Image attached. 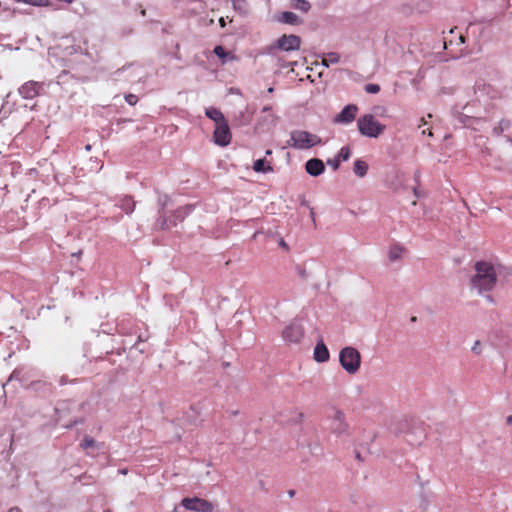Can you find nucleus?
Segmentation results:
<instances>
[{
    "label": "nucleus",
    "mask_w": 512,
    "mask_h": 512,
    "mask_svg": "<svg viewBox=\"0 0 512 512\" xmlns=\"http://www.w3.org/2000/svg\"><path fill=\"white\" fill-rule=\"evenodd\" d=\"M478 345H479V342L477 341V342L475 343V345L472 347V350H473V351L478 352V351H477Z\"/></svg>",
    "instance_id": "obj_35"
},
{
    "label": "nucleus",
    "mask_w": 512,
    "mask_h": 512,
    "mask_svg": "<svg viewBox=\"0 0 512 512\" xmlns=\"http://www.w3.org/2000/svg\"><path fill=\"white\" fill-rule=\"evenodd\" d=\"M351 151L348 146L342 147L341 150L338 153L337 158L340 159V161H347L350 158Z\"/></svg>",
    "instance_id": "obj_23"
},
{
    "label": "nucleus",
    "mask_w": 512,
    "mask_h": 512,
    "mask_svg": "<svg viewBox=\"0 0 512 512\" xmlns=\"http://www.w3.org/2000/svg\"><path fill=\"white\" fill-rule=\"evenodd\" d=\"M213 52L216 56H218L222 60L223 64L226 63L227 60L234 61L237 59V57L234 54H232L230 52H226L224 47L221 45L216 46L214 48Z\"/></svg>",
    "instance_id": "obj_14"
},
{
    "label": "nucleus",
    "mask_w": 512,
    "mask_h": 512,
    "mask_svg": "<svg viewBox=\"0 0 512 512\" xmlns=\"http://www.w3.org/2000/svg\"><path fill=\"white\" fill-rule=\"evenodd\" d=\"M305 169L308 174L315 177L324 172L325 165L322 160L318 158H312L306 162Z\"/></svg>",
    "instance_id": "obj_13"
},
{
    "label": "nucleus",
    "mask_w": 512,
    "mask_h": 512,
    "mask_svg": "<svg viewBox=\"0 0 512 512\" xmlns=\"http://www.w3.org/2000/svg\"><path fill=\"white\" fill-rule=\"evenodd\" d=\"M280 245H281L282 247H286V243H285V241L281 240Z\"/></svg>",
    "instance_id": "obj_38"
},
{
    "label": "nucleus",
    "mask_w": 512,
    "mask_h": 512,
    "mask_svg": "<svg viewBox=\"0 0 512 512\" xmlns=\"http://www.w3.org/2000/svg\"><path fill=\"white\" fill-rule=\"evenodd\" d=\"M321 143V138L303 130H295L290 133V139L287 141L289 147L295 149H309Z\"/></svg>",
    "instance_id": "obj_3"
},
{
    "label": "nucleus",
    "mask_w": 512,
    "mask_h": 512,
    "mask_svg": "<svg viewBox=\"0 0 512 512\" xmlns=\"http://www.w3.org/2000/svg\"><path fill=\"white\" fill-rule=\"evenodd\" d=\"M339 362L348 374H355L361 366V355L354 347H345L339 353Z\"/></svg>",
    "instance_id": "obj_4"
},
{
    "label": "nucleus",
    "mask_w": 512,
    "mask_h": 512,
    "mask_svg": "<svg viewBox=\"0 0 512 512\" xmlns=\"http://www.w3.org/2000/svg\"><path fill=\"white\" fill-rule=\"evenodd\" d=\"M313 357L318 363H324L330 359L329 350L323 340L317 342L314 348Z\"/></svg>",
    "instance_id": "obj_12"
},
{
    "label": "nucleus",
    "mask_w": 512,
    "mask_h": 512,
    "mask_svg": "<svg viewBox=\"0 0 512 512\" xmlns=\"http://www.w3.org/2000/svg\"><path fill=\"white\" fill-rule=\"evenodd\" d=\"M328 164L331 165L334 170H337L339 168V165H340V159L339 158H335L333 160H328Z\"/></svg>",
    "instance_id": "obj_27"
},
{
    "label": "nucleus",
    "mask_w": 512,
    "mask_h": 512,
    "mask_svg": "<svg viewBox=\"0 0 512 512\" xmlns=\"http://www.w3.org/2000/svg\"><path fill=\"white\" fill-rule=\"evenodd\" d=\"M421 122H422V124H426V121L424 118H421Z\"/></svg>",
    "instance_id": "obj_40"
},
{
    "label": "nucleus",
    "mask_w": 512,
    "mask_h": 512,
    "mask_svg": "<svg viewBox=\"0 0 512 512\" xmlns=\"http://www.w3.org/2000/svg\"><path fill=\"white\" fill-rule=\"evenodd\" d=\"M499 126L503 127V129H505L509 126V122L502 120V121H500Z\"/></svg>",
    "instance_id": "obj_29"
},
{
    "label": "nucleus",
    "mask_w": 512,
    "mask_h": 512,
    "mask_svg": "<svg viewBox=\"0 0 512 512\" xmlns=\"http://www.w3.org/2000/svg\"><path fill=\"white\" fill-rule=\"evenodd\" d=\"M220 25H221V26H224V25H225V22H224V19H223V18H221V19H220Z\"/></svg>",
    "instance_id": "obj_36"
},
{
    "label": "nucleus",
    "mask_w": 512,
    "mask_h": 512,
    "mask_svg": "<svg viewBox=\"0 0 512 512\" xmlns=\"http://www.w3.org/2000/svg\"><path fill=\"white\" fill-rule=\"evenodd\" d=\"M270 110H271V107H270V106H265V107H263V109H262V111H263V112H268V111H270Z\"/></svg>",
    "instance_id": "obj_34"
},
{
    "label": "nucleus",
    "mask_w": 512,
    "mask_h": 512,
    "mask_svg": "<svg viewBox=\"0 0 512 512\" xmlns=\"http://www.w3.org/2000/svg\"><path fill=\"white\" fill-rule=\"evenodd\" d=\"M368 171V164L362 160H356L354 163V173L359 177H364Z\"/></svg>",
    "instance_id": "obj_18"
},
{
    "label": "nucleus",
    "mask_w": 512,
    "mask_h": 512,
    "mask_svg": "<svg viewBox=\"0 0 512 512\" xmlns=\"http://www.w3.org/2000/svg\"><path fill=\"white\" fill-rule=\"evenodd\" d=\"M80 447L87 451L89 449H95V448H98L99 447V444L97 443V441L95 439H93L92 437L90 436H85L84 439L82 440V442L80 443Z\"/></svg>",
    "instance_id": "obj_19"
},
{
    "label": "nucleus",
    "mask_w": 512,
    "mask_h": 512,
    "mask_svg": "<svg viewBox=\"0 0 512 512\" xmlns=\"http://www.w3.org/2000/svg\"><path fill=\"white\" fill-rule=\"evenodd\" d=\"M232 1H233V5H234V7H236V5L238 4V2H242V3H244V2H245V0H232Z\"/></svg>",
    "instance_id": "obj_32"
},
{
    "label": "nucleus",
    "mask_w": 512,
    "mask_h": 512,
    "mask_svg": "<svg viewBox=\"0 0 512 512\" xmlns=\"http://www.w3.org/2000/svg\"><path fill=\"white\" fill-rule=\"evenodd\" d=\"M503 130H504V129H503V127H501V126H499V125H498L497 127H495V128L493 129V132H494L496 135H500V134L503 132Z\"/></svg>",
    "instance_id": "obj_28"
},
{
    "label": "nucleus",
    "mask_w": 512,
    "mask_h": 512,
    "mask_svg": "<svg viewBox=\"0 0 512 512\" xmlns=\"http://www.w3.org/2000/svg\"><path fill=\"white\" fill-rule=\"evenodd\" d=\"M426 133H427L429 136H432V132H431V130H429V129H428V130H423V131H422V134H426Z\"/></svg>",
    "instance_id": "obj_33"
},
{
    "label": "nucleus",
    "mask_w": 512,
    "mask_h": 512,
    "mask_svg": "<svg viewBox=\"0 0 512 512\" xmlns=\"http://www.w3.org/2000/svg\"><path fill=\"white\" fill-rule=\"evenodd\" d=\"M304 335L303 327L297 323H291L285 327L282 337L286 342L298 343Z\"/></svg>",
    "instance_id": "obj_9"
},
{
    "label": "nucleus",
    "mask_w": 512,
    "mask_h": 512,
    "mask_svg": "<svg viewBox=\"0 0 512 512\" xmlns=\"http://www.w3.org/2000/svg\"><path fill=\"white\" fill-rule=\"evenodd\" d=\"M181 505L187 510L197 512H212L214 509V506L211 502L198 497L184 498L181 501Z\"/></svg>",
    "instance_id": "obj_6"
},
{
    "label": "nucleus",
    "mask_w": 512,
    "mask_h": 512,
    "mask_svg": "<svg viewBox=\"0 0 512 512\" xmlns=\"http://www.w3.org/2000/svg\"><path fill=\"white\" fill-rule=\"evenodd\" d=\"M272 154V151L271 150H267L266 151V155H271Z\"/></svg>",
    "instance_id": "obj_39"
},
{
    "label": "nucleus",
    "mask_w": 512,
    "mask_h": 512,
    "mask_svg": "<svg viewBox=\"0 0 512 512\" xmlns=\"http://www.w3.org/2000/svg\"><path fill=\"white\" fill-rule=\"evenodd\" d=\"M506 423L508 425H511L512 424V415H509L507 418H506Z\"/></svg>",
    "instance_id": "obj_31"
},
{
    "label": "nucleus",
    "mask_w": 512,
    "mask_h": 512,
    "mask_svg": "<svg viewBox=\"0 0 512 512\" xmlns=\"http://www.w3.org/2000/svg\"><path fill=\"white\" fill-rule=\"evenodd\" d=\"M460 40H461V42H464L463 36H460Z\"/></svg>",
    "instance_id": "obj_41"
},
{
    "label": "nucleus",
    "mask_w": 512,
    "mask_h": 512,
    "mask_svg": "<svg viewBox=\"0 0 512 512\" xmlns=\"http://www.w3.org/2000/svg\"><path fill=\"white\" fill-rule=\"evenodd\" d=\"M404 251L405 249L398 244L391 246L388 254L390 261L400 259Z\"/></svg>",
    "instance_id": "obj_17"
},
{
    "label": "nucleus",
    "mask_w": 512,
    "mask_h": 512,
    "mask_svg": "<svg viewBox=\"0 0 512 512\" xmlns=\"http://www.w3.org/2000/svg\"><path fill=\"white\" fill-rule=\"evenodd\" d=\"M294 7L303 12H308L311 8V4L307 0H294Z\"/></svg>",
    "instance_id": "obj_22"
},
{
    "label": "nucleus",
    "mask_w": 512,
    "mask_h": 512,
    "mask_svg": "<svg viewBox=\"0 0 512 512\" xmlns=\"http://www.w3.org/2000/svg\"><path fill=\"white\" fill-rule=\"evenodd\" d=\"M359 132L366 137L377 138L385 130V125L380 123L372 114H365L357 120Z\"/></svg>",
    "instance_id": "obj_5"
},
{
    "label": "nucleus",
    "mask_w": 512,
    "mask_h": 512,
    "mask_svg": "<svg viewBox=\"0 0 512 512\" xmlns=\"http://www.w3.org/2000/svg\"><path fill=\"white\" fill-rule=\"evenodd\" d=\"M358 112V107L354 104L345 106L342 111L334 118L335 123L349 124L353 122Z\"/></svg>",
    "instance_id": "obj_11"
},
{
    "label": "nucleus",
    "mask_w": 512,
    "mask_h": 512,
    "mask_svg": "<svg viewBox=\"0 0 512 512\" xmlns=\"http://www.w3.org/2000/svg\"><path fill=\"white\" fill-rule=\"evenodd\" d=\"M281 21L288 24H297L298 16L290 11L283 12L281 15Z\"/></svg>",
    "instance_id": "obj_20"
},
{
    "label": "nucleus",
    "mask_w": 512,
    "mask_h": 512,
    "mask_svg": "<svg viewBox=\"0 0 512 512\" xmlns=\"http://www.w3.org/2000/svg\"><path fill=\"white\" fill-rule=\"evenodd\" d=\"M205 115L215 123L214 142L222 147L229 145L232 134L224 114L218 108L210 107L205 110Z\"/></svg>",
    "instance_id": "obj_2"
},
{
    "label": "nucleus",
    "mask_w": 512,
    "mask_h": 512,
    "mask_svg": "<svg viewBox=\"0 0 512 512\" xmlns=\"http://www.w3.org/2000/svg\"><path fill=\"white\" fill-rule=\"evenodd\" d=\"M330 431L336 436L346 435L349 431V425L345 420V415L341 411H336L331 418Z\"/></svg>",
    "instance_id": "obj_7"
},
{
    "label": "nucleus",
    "mask_w": 512,
    "mask_h": 512,
    "mask_svg": "<svg viewBox=\"0 0 512 512\" xmlns=\"http://www.w3.org/2000/svg\"><path fill=\"white\" fill-rule=\"evenodd\" d=\"M365 91L370 94H376L380 91V86L378 84L369 83L365 85Z\"/></svg>",
    "instance_id": "obj_24"
},
{
    "label": "nucleus",
    "mask_w": 512,
    "mask_h": 512,
    "mask_svg": "<svg viewBox=\"0 0 512 512\" xmlns=\"http://www.w3.org/2000/svg\"><path fill=\"white\" fill-rule=\"evenodd\" d=\"M43 87L42 82L28 81L19 88V94L25 99H33L40 94Z\"/></svg>",
    "instance_id": "obj_10"
},
{
    "label": "nucleus",
    "mask_w": 512,
    "mask_h": 512,
    "mask_svg": "<svg viewBox=\"0 0 512 512\" xmlns=\"http://www.w3.org/2000/svg\"><path fill=\"white\" fill-rule=\"evenodd\" d=\"M8 512H22L19 507H13Z\"/></svg>",
    "instance_id": "obj_30"
},
{
    "label": "nucleus",
    "mask_w": 512,
    "mask_h": 512,
    "mask_svg": "<svg viewBox=\"0 0 512 512\" xmlns=\"http://www.w3.org/2000/svg\"><path fill=\"white\" fill-rule=\"evenodd\" d=\"M253 170L258 173H269L273 171V168L269 163H266L265 159H258L253 164Z\"/></svg>",
    "instance_id": "obj_16"
},
{
    "label": "nucleus",
    "mask_w": 512,
    "mask_h": 512,
    "mask_svg": "<svg viewBox=\"0 0 512 512\" xmlns=\"http://www.w3.org/2000/svg\"><path fill=\"white\" fill-rule=\"evenodd\" d=\"M25 2L34 6H48L50 3L49 0H26Z\"/></svg>",
    "instance_id": "obj_25"
},
{
    "label": "nucleus",
    "mask_w": 512,
    "mask_h": 512,
    "mask_svg": "<svg viewBox=\"0 0 512 512\" xmlns=\"http://www.w3.org/2000/svg\"><path fill=\"white\" fill-rule=\"evenodd\" d=\"M119 207L126 213L131 214L135 209V202L132 197L124 196L120 200Z\"/></svg>",
    "instance_id": "obj_15"
},
{
    "label": "nucleus",
    "mask_w": 512,
    "mask_h": 512,
    "mask_svg": "<svg viewBox=\"0 0 512 512\" xmlns=\"http://www.w3.org/2000/svg\"><path fill=\"white\" fill-rule=\"evenodd\" d=\"M267 91H268V93H273L274 88H273V87H270V88H268V90H267Z\"/></svg>",
    "instance_id": "obj_37"
},
{
    "label": "nucleus",
    "mask_w": 512,
    "mask_h": 512,
    "mask_svg": "<svg viewBox=\"0 0 512 512\" xmlns=\"http://www.w3.org/2000/svg\"><path fill=\"white\" fill-rule=\"evenodd\" d=\"M125 100L129 105H136L138 102V97L135 94H128L125 96Z\"/></svg>",
    "instance_id": "obj_26"
},
{
    "label": "nucleus",
    "mask_w": 512,
    "mask_h": 512,
    "mask_svg": "<svg viewBox=\"0 0 512 512\" xmlns=\"http://www.w3.org/2000/svg\"><path fill=\"white\" fill-rule=\"evenodd\" d=\"M475 275L471 279L472 288L479 293L491 291L497 282L494 266L486 261H478L474 265Z\"/></svg>",
    "instance_id": "obj_1"
},
{
    "label": "nucleus",
    "mask_w": 512,
    "mask_h": 512,
    "mask_svg": "<svg viewBox=\"0 0 512 512\" xmlns=\"http://www.w3.org/2000/svg\"><path fill=\"white\" fill-rule=\"evenodd\" d=\"M339 59H340V57L337 53H333V52L328 53L326 55V57L323 59V64L328 67L330 63L331 64L338 63Z\"/></svg>",
    "instance_id": "obj_21"
},
{
    "label": "nucleus",
    "mask_w": 512,
    "mask_h": 512,
    "mask_svg": "<svg viewBox=\"0 0 512 512\" xmlns=\"http://www.w3.org/2000/svg\"><path fill=\"white\" fill-rule=\"evenodd\" d=\"M300 45H301L300 37L297 35H294V34H291V35L284 34L276 42V47L281 50H284V51L298 50L300 48Z\"/></svg>",
    "instance_id": "obj_8"
}]
</instances>
